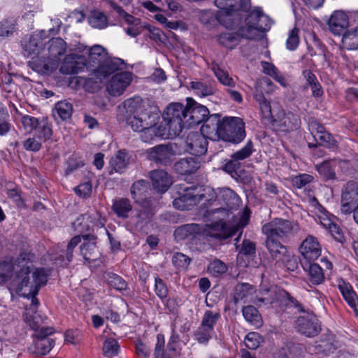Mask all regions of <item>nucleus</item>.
I'll return each instance as SVG.
<instances>
[{"mask_svg": "<svg viewBox=\"0 0 358 358\" xmlns=\"http://www.w3.org/2000/svg\"><path fill=\"white\" fill-rule=\"evenodd\" d=\"M34 254L22 252L13 263H0V277L7 280L15 271L16 276L13 280L15 292L24 297L36 295L41 286L48 280L43 268H34L32 264Z\"/></svg>", "mask_w": 358, "mask_h": 358, "instance_id": "obj_1", "label": "nucleus"}, {"mask_svg": "<svg viewBox=\"0 0 358 358\" xmlns=\"http://www.w3.org/2000/svg\"><path fill=\"white\" fill-rule=\"evenodd\" d=\"M217 198L225 203L226 207H215L208 209L204 216L208 218L213 217L219 220V222L211 224L209 236L221 241L234 236L248 224L250 219V211L248 209H245L234 227H229L222 220L228 217L231 210L238 204L239 197L232 189L228 187H223L219 190Z\"/></svg>", "mask_w": 358, "mask_h": 358, "instance_id": "obj_2", "label": "nucleus"}, {"mask_svg": "<svg viewBox=\"0 0 358 358\" xmlns=\"http://www.w3.org/2000/svg\"><path fill=\"white\" fill-rule=\"evenodd\" d=\"M67 45L61 38H55L45 42L44 48L41 53V59H35L29 62V66L35 71L41 73H48L50 69L56 66L60 57L66 50Z\"/></svg>", "mask_w": 358, "mask_h": 358, "instance_id": "obj_3", "label": "nucleus"}, {"mask_svg": "<svg viewBox=\"0 0 358 358\" xmlns=\"http://www.w3.org/2000/svg\"><path fill=\"white\" fill-rule=\"evenodd\" d=\"M215 5L219 8L216 19L227 29H234L238 24L239 17H235L238 10L246 11L250 5V0H215Z\"/></svg>", "mask_w": 358, "mask_h": 358, "instance_id": "obj_4", "label": "nucleus"}, {"mask_svg": "<svg viewBox=\"0 0 358 358\" xmlns=\"http://www.w3.org/2000/svg\"><path fill=\"white\" fill-rule=\"evenodd\" d=\"M186 106L180 103L170 104L163 114V120L167 121L169 129L174 135H179L184 128H187L185 123L186 120Z\"/></svg>", "mask_w": 358, "mask_h": 358, "instance_id": "obj_5", "label": "nucleus"}, {"mask_svg": "<svg viewBox=\"0 0 358 358\" xmlns=\"http://www.w3.org/2000/svg\"><path fill=\"white\" fill-rule=\"evenodd\" d=\"M220 132L221 139L224 141L238 143L245 136L244 123L239 117H226L222 120Z\"/></svg>", "mask_w": 358, "mask_h": 358, "instance_id": "obj_6", "label": "nucleus"}, {"mask_svg": "<svg viewBox=\"0 0 358 358\" xmlns=\"http://www.w3.org/2000/svg\"><path fill=\"white\" fill-rule=\"evenodd\" d=\"M294 229L293 224L287 220L275 218L264 224L262 233L268 238L277 239L284 241Z\"/></svg>", "mask_w": 358, "mask_h": 358, "instance_id": "obj_7", "label": "nucleus"}, {"mask_svg": "<svg viewBox=\"0 0 358 358\" xmlns=\"http://www.w3.org/2000/svg\"><path fill=\"white\" fill-rule=\"evenodd\" d=\"M273 129L280 132H290L301 127L300 117L291 111L280 110L271 121Z\"/></svg>", "mask_w": 358, "mask_h": 358, "instance_id": "obj_8", "label": "nucleus"}, {"mask_svg": "<svg viewBox=\"0 0 358 358\" xmlns=\"http://www.w3.org/2000/svg\"><path fill=\"white\" fill-rule=\"evenodd\" d=\"M186 120L187 128L196 126L203 122L209 115L207 107L196 102L192 98H187Z\"/></svg>", "mask_w": 358, "mask_h": 358, "instance_id": "obj_9", "label": "nucleus"}, {"mask_svg": "<svg viewBox=\"0 0 358 358\" xmlns=\"http://www.w3.org/2000/svg\"><path fill=\"white\" fill-rule=\"evenodd\" d=\"M159 117L157 113L145 109L143 112L131 116H126L124 120L128 126L134 131L138 132L146 128L148 125L155 124Z\"/></svg>", "mask_w": 358, "mask_h": 358, "instance_id": "obj_10", "label": "nucleus"}, {"mask_svg": "<svg viewBox=\"0 0 358 358\" xmlns=\"http://www.w3.org/2000/svg\"><path fill=\"white\" fill-rule=\"evenodd\" d=\"M297 331L308 337H314L321 331V326L317 317L312 313H306L296 321Z\"/></svg>", "mask_w": 358, "mask_h": 358, "instance_id": "obj_11", "label": "nucleus"}, {"mask_svg": "<svg viewBox=\"0 0 358 358\" xmlns=\"http://www.w3.org/2000/svg\"><path fill=\"white\" fill-rule=\"evenodd\" d=\"M357 206L358 183L355 181H349L342 189L341 210L345 214H349Z\"/></svg>", "mask_w": 358, "mask_h": 358, "instance_id": "obj_12", "label": "nucleus"}, {"mask_svg": "<svg viewBox=\"0 0 358 358\" xmlns=\"http://www.w3.org/2000/svg\"><path fill=\"white\" fill-rule=\"evenodd\" d=\"M299 252L303 259L301 262H313L321 255L322 248L317 238L308 235L299 246Z\"/></svg>", "mask_w": 358, "mask_h": 358, "instance_id": "obj_13", "label": "nucleus"}, {"mask_svg": "<svg viewBox=\"0 0 358 358\" xmlns=\"http://www.w3.org/2000/svg\"><path fill=\"white\" fill-rule=\"evenodd\" d=\"M145 154L148 159L166 166L172 162L175 152L171 145H159L147 150Z\"/></svg>", "mask_w": 358, "mask_h": 358, "instance_id": "obj_14", "label": "nucleus"}, {"mask_svg": "<svg viewBox=\"0 0 358 358\" xmlns=\"http://www.w3.org/2000/svg\"><path fill=\"white\" fill-rule=\"evenodd\" d=\"M45 41L38 34L25 36L22 41V47L24 55L31 57L34 61L39 59L41 61V53L44 48Z\"/></svg>", "mask_w": 358, "mask_h": 358, "instance_id": "obj_15", "label": "nucleus"}, {"mask_svg": "<svg viewBox=\"0 0 358 358\" xmlns=\"http://www.w3.org/2000/svg\"><path fill=\"white\" fill-rule=\"evenodd\" d=\"M185 150L194 155H202L207 151L208 141L201 132L189 133L185 141Z\"/></svg>", "mask_w": 358, "mask_h": 358, "instance_id": "obj_16", "label": "nucleus"}, {"mask_svg": "<svg viewBox=\"0 0 358 358\" xmlns=\"http://www.w3.org/2000/svg\"><path fill=\"white\" fill-rule=\"evenodd\" d=\"M124 62L119 58H107L101 64L98 66L93 71V75L101 82L115 72L122 70Z\"/></svg>", "mask_w": 358, "mask_h": 358, "instance_id": "obj_17", "label": "nucleus"}, {"mask_svg": "<svg viewBox=\"0 0 358 358\" xmlns=\"http://www.w3.org/2000/svg\"><path fill=\"white\" fill-rule=\"evenodd\" d=\"M214 198V195L207 199L204 194H194L192 189H186V192L173 201V206L181 210L190 209L191 207L205 199L206 201H210Z\"/></svg>", "mask_w": 358, "mask_h": 358, "instance_id": "obj_18", "label": "nucleus"}, {"mask_svg": "<svg viewBox=\"0 0 358 358\" xmlns=\"http://www.w3.org/2000/svg\"><path fill=\"white\" fill-rule=\"evenodd\" d=\"M131 81V73L124 71L116 73L107 85V91L113 96H120L126 90Z\"/></svg>", "mask_w": 358, "mask_h": 358, "instance_id": "obj_19", "label": "nucleus"}, {"mask_svg": "<svg viewBox=\"0 0 358 358\" xmlns=\"http://www.w3.org/2000/svg\"><path fill=\"white\" fill-rule=\"evenodd\" d=\"M249 31L257 30L264 32L270 29L269 19L259 9H255L245 18Z\"/></svg>", "mask_w": 358, "mask_h": 358, "instance_id": "obj_20", "label": "nucleus"}, {"mask_svg": "<svg viewBox=\"0 0 358 358\" xmlns=\"http://www.w3.org/2000/svg\"><path fill=\"white\" fill-rule=\"evenodd\" d=\"M204 120V124L201 127V133L213 140L221 139L220 131H222V120H220V116L217 114H213L208 115Z\"/></svg>", "mask_w": 358, "mask_h": 358, "instance_id": "obj_21", "label": "nucleus"}, {"mask_svg": "<svg viewBox=\"0 0 358 358\" xmlns=\"http://www.w3.org/2000/svg\"><path fill=\"white\" fill-rule=\"evenodd\" d=\"M85 67V59L83 56L78 54L66 55L60 67L63 74H76Z\"/></svg>", "mask_w": 358, "mask_h": 358, "instance_id": "obj_22", "label": "nucleus"}, {"mask_svg": "<svg viewBox=\"0 0 358 358\" xmlns=\"http://www.w3.org/2000/svg\"><path fill=\"white\" fill-rule=\"evenodd\" d=\"M153 188L160 193L165 192L172 184L169 173L163 169H156L149 173Z\"/></svg>", "mask_w": 358, "mask_h": 358, "instance_id": "obj_23", "label": "nucleus"}, {"mask_svg": "<svg viewBox=\"0 0 358 358\" xmlns=\"http://www.w3.org/2000/svg\"><path fill=\"white\" fill-rule=\"evenodd\" d=\"M84 243L80 246L81 254L88 262H94L99 258V251L96 247V236L93 234H83Z\"/></svg>", "mask_w": 358, "mask_h": 358, "instance_id": "obj_24", "label": "nucleus"}, {"mask_svg": "<svg viewBox=\"0 0 358 358\" xmlns=\"http://www.w3.org/2000/svg\"><path fill=\"white\" fill-rule=\"evenodd\" d=\"M201 165V162L199 158L189 157L178 161L174 164V170L180 175H190L196 173Z\"/></svg>", "mask_w": 358, "mask_h": 358, "instance_id": "obj_25", "label": "nucleus"}, {"mask_svg": "<svg viewBox=\"0 0 358 358\" xmlns=\"http://www.w3.org/2000/svg\"><path fill=\"white\" fill-rule=\"evenodd\" d=\"M31 297V303L29 308H26L24 315V321L34 330H38L42 323L41 317L36 313V309L38 304L36 295L29 296Z\"/></svg>", "mask_w": 358, "mask_h": 358, "instance_id": "obj_26", "label": "nucleus"}, {"mask_svg": "<svg viewBox=\"0 0 358 358\" xmlns=\"http://www.w3.org/2000/svg\"><path fill=\"white\" fill-rule=\"evenodd\" d=\"M328 25L334 34L341 35L348 25V16L342 11H335L330 17Z\"/></svg>", "mask_w": 358, "mask_h": 358, "instance_id": "obj_27", "label": "nucleus"}, {"mask_svg": "<svg viewBox=\"0 0 358 358\" xmlns=\"http://www.w3.org/2000/svg\"><path fill=\"white\" fill-rule=\"evenodd\" d=\"M272 297L271 299L267 298H259L257 301L259 302H266L269 304H273L275 302L282 301V299L287 297L289 301V305L294 306L301 312H304L301 303H299L296 299L291 297L288 292L284 289H273L271 291Z\"/></svg>", "mask_w": 358, "mask_h": 358, "instance_id": "obj_28", "label": "nucleus"}, {"mask_svg": "<svg viewBox=\"0 0 358 358\" xmlns=\"http://www.w3.org/2000/svg\"><path fill=\"white\" fill-rule=\"evenodd\" d=\"M280 240L266 238V246L273 257L277 261H284L285 254L287 252L286 247L280 242Z\"/></svg>", "mask_w": 358, "mask_h": 358, "instance_id": "obj_29", "label": "nucleus"}, {"mask_svg": "<svg viewBox=\"0 0 358 358\" xmlns=\"http://www.w3.org/2000/svg\"><path fill=\"white\" fill-rule=\"evenodd\" d=\"M130 158V155L127 150H120L110 159V166L115 172H122L129 164Z\"/></svg>", "mask_w": 358, "mask_h": 358, "instance_id": "obj_30", "label": "nucleus"}, {"mask_svg": "<svg viewBox=\"0 0 358 358\" xmlns=\"http://www.w3.org/2000/svg\"><path fill=\"white\" fill-rule=\"evenodd\" d=\"M301 264L303 269L308 272L310 280L313 284L319 285L323 282L324 275L318 264L308 262H301Z\"/></svg>", "mask_w": 358, "mask_h": 358, "instance_id": "obj_31", "label": "nucleus"}, {"mask_svg": "<svg viewBox=\"0 0 358 358\" xmlns=\"http://www.w3.org/2000/svg\"><path fill=\"white\" fill-rule=\"evenodd\" d=\"M202 227L198 224H187L179 227L175 230L176 238L182 240L190 236H194L201 232Z\"/></svg>", "mask_w": 358, "mask_h": 358, "instance_id": "obj_32", "label": "nucleus"}, {"mask_svg": "<svg viewBox=\"0 0 358 358\" xmlns=\"http://www.w3.org/2000/svg\"><path fill=\"white\" fill-rule=\"evenodd\" d=\"M242 313L245 320L250 324L255 326L256 328L262 326L263 320L262 315L255 306L249 305L243 307Z\"/></svg>", "mask_w": 358, "mask_h": 358, "instance_id": "obj_33", "label": "nucleus"}, {"mask_svg": "<svg viewBox=\"0 0 358 358\" xmlns=\"http://www.w3.org/2000/svg\"><path fill=\"white\" fill-rule=\"evenodd\" d=\"M92 223V217L90 215H80L73 222V227L75 231L80 234L83 238V234H90L91 224Z\"/></svg>", "mask_w": 358, "mask_h": 358, "instance_id": "obj_34", "label": "nucleus"}, {"mask_svg": "<svg viewBox=\"0 0 358 358\" xmlns=\"http://www.w3.org/2000/svg\"><path fill=\"white\" fill-rule=\"evenodd\" d=\"M122 110L125 111L126 116H131L143 112L142 100L140 97H134L125 100L122 103Z\"/></svg>", "mask_w": 358, "mask_h": 358, "instance_id": "obj_35", "label": "nucleus"}, {"mask_svg": "<svg viewBox=\"0 0 358 358\" xmlns=\"http://www.w3.org/2000/svg\"><path fill=\"white\" fill-rule=\"evenodd\" d=\"M113 210L117 217L125 219L129 217V213L132 210V206L128 199L118 198L113 201Z\"/></svg>", "mask_w": 358, "mask_h": 358, "instance_id": "obj_36", "label": "nucleus"}, {"mask_svg": "<svg viewBox=\"0 0 358 358\" xmlns=\"http://www.w3.org/2000/svg\"><path fill=\"white\" fill-rule=\"evenodd\" d=\"M149 189V184L145 180H139L133 183L130 192L131 196L136 202H141L145 199Z\"/></svg>", "mask_w": 358, "mask_h": 358, "instance_id": "obj_37", "label": "nucleus"}, {"mask_svg": "<svg viewBox=\"0 0 358 358\" xmlns=\"http://www.w3.org/2000/svg\"><path fill=\"white\" fill-rule=\"evenodd\" d=\"M338 286L342 296L348 305L351 308H355L357 304L358 298L352 286L343 280H341Z\"/></svg>", "mask_w": 358, "mask_h": 358, "instance_id": "obj_38", "label": "nucleus"}, {"mask_svg": "<svg viewBox=\"0 0 358 358\" xmlns=\"http://www.w3.org/2000/svg\"><path fill=\"white\" fill-rule=\"evenodd\" d=\"M108 58L106 50L100 45H95L90 49L89 62L99 66Z\"/></svg>", "mask_w": 358, "mask_h": 358, "instance_id": "obj_39", "label": "nucleus"}, {"mask_svg": "<svg viewBox=\"0 0 358 358\" xmlns=\"http://www.w3.org/2000/svg\"><path fill=\"white\" fill-rule=\"evenodd\" d=\"M189 85L194 92L200 96H210L215 92V88L212 83L209 82L195 80L192 81Z\"/></svg>", "mask_w": 358, "mask_h": 358, "instance_id": "obj_40", "label": "nucleus"}, {"mask_svg": "<svg viewBox=\"0 0 358 358\" xmlns=\"http://www.w3.org/2000/svg\"><path fill=\"white\" fill-rule=\"evenodd\" d=\"M108 4L110 7L118 14V16L124 19L125 22L129 25L140 26L141 20L127 13L117 3L109 0Z\"/></svg>", "mask_w": 358, "mask_h": 358, "instance_id": "obj_41", "label": "nucleus"}, {"mask_svg": "<svg viewBox=\"0 0 358 358\" xmlns=\"http://www.w3.org/2000/svg\"><path fill=\"white\" fill-rule=\"evenodd\" d=\"M73 113V106L66 101H61L55 105L53 109V115L58 116L62 120H66L71 117Z\"/></svg>", "mask_w": 358, "mask_h": 358, "instance_id": "obj_42", "label": "nucleus"}, {"mask_svg": "<svg viewBox=\"0 0 358 358\" xmlns=\"http://www.w3.org/2000/svg\"><path fill=\"white\" fill-rule=\"evenodd\" d=\"M212 70L222 85L227 86L229 88L236 87V83L235 80L233 79V78L229 76L227 71L221 69L217 64H214L212 67Z\"/></svg>", "mask_w": 358, "mask_h": 358, "instance_id": "obj_43", "label": "nucleus"}, {"mask_svg": "<svg viewBox=\"0 0 358 358\" xmlns=\"http://www.w3.org/2000/svg\"><path fill=\"white\" fill-rule=\"evenodd\" d=\"M16 21L12 18H6L0 21V40L13 36L16 30Z\"/></svg>", "mask_w": 358, "mask_h": 358, "instance_id": "obj_44", "label": "nucleus"}, {"mask_svg": "<svg viewBox=\"0 0 358 358\" xmlns=\"http://www.w3.org/2000/svg\"><path fill=\"white\" fill-rule=\"evenodd\" d=\"M88 20L90 24L94 28L103 29L108 26V17L99 10L92 11Z\"/></svg>", "mask_w": 358, "mask_h": 358, "instance_id": "obj_45", "label": "nucleus"}, {"mask_svg": "<svg viewBox=\"0 0 358 358\" xmlns=\"http://www.w3.org/2000/svg\"><path fill=\"white\" fill-rule=\"evenodd\" d=\"M273 90V85L271 80L268 78H262L257 80L255 85L253 97L255 99L256 95L264 96V94L271 93Z\"/></svg>", "mask_w": 358, "mask_h": 358, "instance_id": "obj_46", "label": "nucleus"}, {"mask_svg": "<svg viewBox=\"0 0 358 358\" xmlns=\"http://www.w3.org/2000/svg\"><path fill=\"white\" fill-rule=\"evenodd\" d=\"M81 241L80 236H75L68 243L66 250L62 252L59 258L62 259V265H67L73 257V251L76 246Z\"/></svg>", "mask_w": 358, "mask_h": 358, "instance_id": "obj_47", "label": "nucleus"}, {"mask_svg": "<svg viewBox=\"0 0 358 358\" xmlns=\"http://www.w3.org/2000/svg\"><path fill=\"white\" fill-rule=\"evenodd\" d=\"M342 43L348 50L358 49V27L344 33Z\"/></svg>", "mask_w": 358, "mask_h": 358, "instance_id": "obj_48", "label": "nucleus"}, {"mask_svg": "<svg viewBox=\"0 0 358 358\" xmlns=\"http://www.w3.org/2000/svg\"><path fill=\"white\" fill-rule=\"evenodd\" d=\"M54 345L55 341L50 338H36L34 352L38 355H45L52 350Z\"/></svg>", "mask_w": 358, "mask_h": 358, "instance_id": "obj_49", "label": "nucleus"}, {"mask_svg": "<svg viewBox=\"0 0 358 358\" xmlns=\"http://www.w3.org/2000/svg\"><path fill=\"white\" fill-rule=\"evenodd\" d=\"M218 41L224 47L233 49L239 44L240 37L236 33L226 32L219 36Z\"/></svg>", "mask_w": 358, "mask_h": 358, "instance_id": "obj_50", "label": "nucleus"}, {"mask_svg": "<svg viewBox=\"0 0 358 358\" xmlns=\"http://www.w3.org/2000/svg\"><path fill=\"white\" fill-rule=\"evenodd\" d=\"M36 134L37 138L42 141H45L50 138L52 134V130L50 124L45 119L40 121L36 129Z\"/></svg>", "mask_w": 358, "mask_h": 358, "instance_id": "obj_51", "label": "nucleus"}, {"mask_svg": "<svg viewBox=\"0 0 358 358\" xmlns=\"http://www.w3.org/2000/svg\"><path fill=\"white\" fill-rule=\"evenodd\" d=\"M220 318V313L219 311H212L208 310L205 311L202 319L201 324L204 326L205 327L210 328L214 330V327Z\"/></svg>", "mask_w": 358, "mask_h": 358, "instance_id": "obj_52", "label": "nucleus"}, {"mask_svg": "<svg viewBox=\"0 0 358 358\" xmlns=\"http://www.w3.org/2000/svg\"><path fill=\"white\" fill-rule=\"evenodd\" d=\"M120 345L113 338H107L103 345V355L108 357L116 356L118 354Z\"/></svg>", "mask_w": 358, "mask_h": 358, "instance_id": "obj_53", "label": "nucleus"}, {"mask_svg": "<svg viewBox=\"0 0 358 358\" xmlns=\"http://www.w3.org/2000/svg\"><path fill=\"white\" fill-rule=\"evenodd\" d=\"M214 330L205 327L201 324H200L194 332L196 340L201 344H207L212 338Z\"/></svg>", "mask_w": 358, "mask_h": 358, "instance_id": "obj_54", "label": "nucleus"}, {"mask_svg": "<svg viewBox=\"0 0 358 358\" xmlns=\"http://www.w3.org/2000/svg\"><path fill=\"white\" fill-rule=\"evenodd\" d=\"M223 169L226 172L229 173L231 177H239L241 169V164L240 161L231 155V159L227 161Z\"/></svg>", "mask_w": 358, "mask_h": 358, "instance_id": "obj_55", "label": "nucleus"}, {"mask_svg": "<svg viewBox=\"0 0 358 358\" xmlns=\"http://www.w3.org/2000/svg\"><path fill=\"white\" fill-rule=\"evenodd\" d=\"M227 266L222 261L215 259L210 262L208 266V272L213 276H219L227 271Z\"/></svg>", "mask_w": 358, "mask_h": 358, "instance_id": "obj_56", "label": "nucleus"}, {"mask_svg": "<svg viewBox=\"0 0 358 358\" xmlns=\"http://www.w3.org/2000/svg\"><path fill=\"white\" fill-rule=\"evenodd\" d=\"M255 101L258 103L263 116L265 118L273 119L270 101L262 95H256Z\"/></svg>", "mask_w": 358, "mask_h": 358, "instance_id": "obj_57", "label": "nucleus"}, {"mask_svg": "<svg viewBox=\"0 0 358 358\" xmlns=\"http://www.w3.org/2000/svg\"><path fill=\"white\" fill-rule=\"evenodd\" d=\"M263 341L264 338L262 336L255 331L248 333L245 338V346L252 350L257 349Z\"/></svg>", "mask_w": 358, "mask_h": 358, "instance_id": "obj_58", "label": "nucleus"}, {"mask_svg": "<svg viewBox=\"0 0 358 358\" xmlns=\"http://www.w3.org/2000/svg\"><path fill=\"white\" fill-rule=\"evenodd\" d=\"M108 283L115 289L122 291L127 288V284L120 276L115 273H108L106 277Z\"/></svg>", "mask_w": 358, "mask_h": 358, "instance_id": "obj_59", "label": "nucleus"}, {"mask_svg": "<svg viewBox=\"0 0 358 358\" xmlns=\"http://www.w3.org/2000/svg\"><path fill=\"white\" fill-rule=\"evenodd\" d=\"M324 221L323 227L329 230L330 233L336 240L339 242H342L343 240V235L337 224L332 222L331 220H326Z\"/></svg>", "mask_w": 358, "mask_h": 358, "instance_id": "obj_60", "label": "nucleus"}, {"mask_svg": "<svg viewBox=\"0 0 358 358\" xmlns=\"http://www.w3.org/2000/svg\"><path fill=\"white\" fill-rule=\"evenodd\" d=\"M252 289V287L248 283L238 284L236 287L235 301L237 302L238 300L246 298L251 293Z\"/></svg>", "mask_w": 358, "mask_h": 358, "instance_id": "obj_61", "label": "nucleus"}, {"mask_svg": "<svg viewBox=\"0 0 358 358\" xmlns=\"http://www.w3.org/2000/svg\"><path fill=\"white\" fill-rule=\"evenodd\" d=\"M253 151V143L251 141H249L243 148L236 151L232 155L238 161H241L250 157Z\"/></svg>", "mask_w": 358, "mask_h": 358, "instance_id": "obj_62", "label": "nucleus"}, {"mask_svg": "<svg viewBox=\"0 0 358 358\" xmlns=\"http://www.w3.org/2000/svg\"><path fill=\"white\" fill-rule=\"evenodd\" d=\"M299 30L296 27L289 31L286 41V46L288 50H294L298 47L299 43Z\"/></svg>", "mask_w": 358, "mask_h": 358, "instance_id": "obj_63", "label": "nucleus"}, {"mask_svg": "<svg viewBox=\"0 0 358 358\" xmlns=\"http://www.w3.org/2000/svg\"><path fill=\"white\" fill-rule=\"evenodd\" d=\"M317 170L327 179H334L336 177V174L329 161H324L317 165Z\"/></svg>", "mask_w": 358, "mask_h": 358, "instance_id": "obj_64", "label": "nucleus"}]
</instances>
